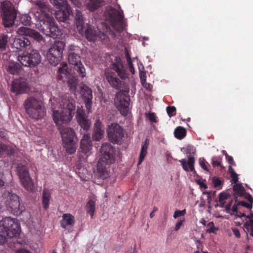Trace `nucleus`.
I'll use <instances>...</instances> for the list:
<instances>
[{"mask_svg": "<svg viewBox=\"0 0 253 253\" xmlns=\"http://www.w3.org/2000/svg\"><path fill=\"white\" fill-rule=\"evenodd\" d=\"M107 132L108 138L112 143L121 144L124 142L125 133L123 127H108Z\"/></svg>", "mask_w": 253, "mask_h": 253, "instance_id": "nucleus-13", "label": "nucleus"}, {"mask_svg": "<svg viewBox=\"0 0 253 253\" xmlns=\"http://www.w3.org/2000/svg\"><path fill=\"white\" fill-rule=\"evenodd\" d=\"M76 119L80 126H90V121L83 110L78 109L77 110Z\"/></svg>", "mask_w": 253, "mask_h": 253, "instance_id": "nucleus-24", "label": "nucleus"}, {"mask_svg": "<svg viewBox=\"0 0 253 253\" xmlns=\"http://www.w3.org/2000/svg\"><path fill=\"white\" fill-rule=\"evenodd\" d=\"M60 8L61 9L55 12V17L59 21L66 22L72 13L71 8L66 0L63 1Z\"/></svg>", "mask_w": 253, "mask_h": 253, "instance_id": "nucleus-15", "label": "nucleus"}, {"mask_svg": "<svg viewBox=\"0 0 253 253\" xmlns=\"http://www.w3.org/2000/svg\"><path fill=\"white\" fill-rule=\"evenodd\" d=\"M17 59L22 65L32 68L40 63L41 56L37 50L33 49L30 52L24 51L22 53L18 55Z\"/></svg>", "mask_w": 253, "mask_h": 253, "instance_id": "nucleus-7", "label": "nucleus"}, {"mask_svg": "<svg viewBox=\"0 0 253 253\" xmlns=\"http://www.w3.org/2000/svg\"><path fill=\"white\" fill-rule=\"evenodd\" d=\"M245 198L250 202V203L252 204L253 203V198L252 197V195L250 194H246Z\"/></svg>", "mask_w": 253, "mask_h": 253, "instance_id": "nucleus-62", "label": "nucleus"}, {"mask_svg": "<svg viewBox=\"0 0 253 253\" xmlns=\"http://www.w3.org/2000/svg\"><path fill=\"white\" fill-rule=\"evenodd\" d=\"M112 69L117 73L120 78L126 79L127 78V75L120 57H116L114 62L112 63Z\"/></svg>", "mask_w": 253, "mask_h": 253, "instance_id": "nucleus-19", "label": "nucleus"}, {"mask_svg": "<svg viewBox=\"0 0 253 253\" xmlns=\"http://www.w3.org/2000/svg\"><path fill=\"white\" fill-rule=\"evenodd\" d=\"M25 107L29 116L35 119L42 118L45 114L42 102L35 97L28 98L25 102Z\"/></svg>", "mask_w": 253, "mask_h": 253, "instance_id": "nucleus-6", "label": "nucleus"}, {"mask_svg": "<svg viewBox=\"0 0 253 253\" xmlns=\"http://www.w3.org/2000/svg\"><path fill=\"white\" fill-rule=\"evenodd\" d=\"M63 148L69 154H73L76 151L78 138L75 130L72 127H58Z\"/></svg>", "mask_w": 253, "mask_h": 253, "instance_id": "nucleus-4", "label": "nucleus"}, {"mask_svg": "<svg viewBox=\"0 0 253 253\" xmlns=\"http://www.w3.org/2000/svg\"><path fill=\"white\" fill-rule=\"evenodd\" d=\"M140 80L141 84L144 87L146 88L147 89L151 90L152 86L150 84L146 83V76L145 75H142L140 74Z\"/></svg>", "mask_w": 253, "mask_h": 253, "instance_id": "nucleus-41", "label": "nucleus"}, {"mask_svg": "<svg viewBox=\"0 0 253 253\" xmlns=\"http://www.w3.org/2000/svg\"><path fill=\"white\" fill-rule=\"evenodd\" d=\"M50 2L55 6L56 8H59L61 6V4L63 3V1L64 0H49Z\"/></svg>", "mask_w": 253, "mask_h": 253, "instance_id": "nucleus-51", "label": "nucleus"}, {"mask_svg": "<svg viewBox=\"0 0 253 253\" xmlns=\"http://www.w3.org/2000/svg\"><path fill=\"white\" fill-rule=\"evenodd\" d=\"M146 119L151 123H157V117L154 113H148L145 114Z\"/></svg>", "mask_w": 253, "mask_h": 253, "instance_id": "nucleus-44", "label": "nucleus"}, {"mask_svg": "<svg viewBox=\"0 0 253 253\" xmlns=\"http://www.w3.org/2000/svg\"><path fill=\"white\" fill-rule=\"evenodd\" d=\"M129 95L127 93H119L116 95L115 103L118 110L123 116H126L129 111Z\"/></svg>", "mask_w": 253, "mask_h": 253, "instance_id": "nucleus-12", "label": "nucleus"}, {"mask_svg": "<svg viewBox=\"0 0 253 253\" xmlns=\"http://www.w3.org/2000/svg\"><path fill=\"white\" fill-rule=\"evenodd\" d=\"M84 99L85 107L86 108L87 110L89 112V111H90V110L91 108L92 99H90V98H87V99Z\"/></svg>", "mask_w": 253, "mask_h": 253, "instance_id": "nucleus-50", "label": "nucleus"}, {"mask_svg": "<svg viewBox=\"0 0 253 253\" xmlns=\"http://www.w3.org/2000/svg\"><path fill=\"white\" fill-rule=\"evenodd\" d=\"M232 180L235 184H237L238 181V174L236 173H233L231 175Z\"/></svg>", "mask_w": 253, "mask_h": 253, "instance_id": "nucleus-59", "label": "nucleus"}, {"mask_svg": "<svg viewBox=\"0 0 253 253\" xmlns=\"http://www.w3.org/2000/svg\"><path fill=\"white\" fill-rule=\"evenodd\" d=\"M232 231H233V232L234 235L237 238H239L240 237V233L239 230L237 228H234L232 229Z\"/></svg>", "mask_w": 253, "mask_h": 253, "instance_id": "nucleus-61", "label": "nucleus"}, {"mask_svg": "<svg viewBox=\"0 0 253 253\" xmlns=\"http://www.w3.org/2000/svg\"><path fill=\"white\" fill-rule=\"evenodd\" d=\"M75 217L70 213H65L62 215V219L60 221V225L63 228H66L67 226H73L75 224Z\"/></svg>", "mask_w": 253, "mask_h": 253, "instance_id": "nucleus-26", "label": "nucleus"}, {"mask_svg": "<svg viewBox=\"0 0 253 253\" xmlns=\"http://www.w3.org/2000/svg\"><path fill=\"white\" fill-rule=\"evenodd\" d=\"M104 0H88L86 2L87 8L90 11H94L105 4Z\"/></svg>", "mask_w": 253, "mask_h": 253, "instance_id": "nucleus-27", "label": "nucleus"}, {"mask_svg": "<svg viewBox=\"0 0 253 253\" xmlns=\"http://www.w3.org/2000/svg\"><path fill=\"white\" fill-rule=\"evenodd\" d=\"M28 36L38 42L43 40L42 36L37 31L28 27H21L17 31V52L30 49L31 42Z\"/></svg>", "mask_w": 253, "mask_h": 253, "instance_id": "nucleus-3", "label": "nucleus"}, {"mask_svg": "<svg viewBox=\"0 0 253 253\" xmlns=\"http://www.w3.org/2000/svg\"><path fill=\"white\" fill-rule=\"evenodd\" d=\"M86 39L89 42H95L100 38L101 32L90 25H86L84 32Z\"/></svg>", "mask_w": 253, "mask_h": 253, "instance_id": "nucleus-21", "label": "nucleus"}, {"mask_svg": "<svg viewBox=\"0 0 253 253\" xmlns=\"http://www.w3.org/2000/svg\"><path fill=\"white\" fill-rule=\"evenodd\" d=\"M7 36L2 35L0 36V49L3 50L5 48L7 44Z\"/></svg>", "mask_w": 253, "mask_h": 253, "instance_id": "nucleus-45", "label": "nucleus"}, {"mask_svg": "<svg viewBox=\"0 0 253 253\" xmlns=\"http://www.w3.org/2000/svg\"><path fill=\"white\" fill-rule=\"evenodd\" d=\"M80 93L84 99H92V90L86 85L83 84L80 86Z\"/></svg>", "mask_w": 253, "mask_h": 253, "instance_id": "nucleus-29", "label": "nucleus"}, {"mask_svg": "<svg viewBox=\"0 0 253 253\" xmlns=\"http://www.w3.org/2000/svg\"><path fill=\"white\" fill-rule=\"evenodd\" d=\"M210 224L211 225V227L209 228L207 230V232L209 233H215L216 231L218 230V228L215 227L213 222H210Z\"/></svg>", "mask_w": 253, "mask_h": 253, "instance_id": "nucleus-52", "label": "nucleus"}, {"mask_svg": "<svg viewBox=\"0 0 253 253\" xmlns=\"http://www.w3.org/2000/svg\"><path fill=\"white\" fill-rule=\"evenodd\" d=\"M148 145L142 144L137 165H140L143 161L144 158L147 154V150L148 149Z\"/></svg>", "mask_w": 253, "mask_h": 253, "instance_id": "nucleus-38", "label": "nucleus"}, {"mask_svg": "<svg viewBox=\"0 0 253 253\" xmlns=\"http://www.w3.org/2000/svg\"><path fill=\"white\" fill-rule=\"evenodd\" d=\"M212 182L215 188L219 189H221L222 188V185H223V181L219 178L216 176L213 177Z\"/></svg>", "mask_w": 253, "mask_h": 253, "instance_id": "nucleus-40", "label": "nucleus"}, {"mask_svg": "<svg viewBox=\"0 0 253 253\" xmlns=\"http://www.w3.org/2000/svg\"><path fill=\"white\" fill-rule=\"evenodd\" d=\"M27 84L25 81L18 82L17 80V94L25 92L27 90Z\"/></svg>", "mask_w": 253, "mask_h": 253, "instance_id": "nucleus-37", "label": "nucleus"}, {"mask_svg": "<svg viewBox=\"0 0 253 253\" xmlns=\"http://www.w3.org/2000/svg\"><path fill=\"white\" fill-rule=\"evenodd\" d=\"M76 108L75 101L69 93L61 96L59 110L53 111V119L57 125L67 124L72 120L75 114Z\"/></svg>", "mask_w": 253, "mask_h": 253, "instance_id": "nucleus-2", "label": "nucleus"}, {"mask_svg": "<svg viewBox=\"0 0 253 253\" xmlns=\"http://www.w3.org/2000/svg\"><path fill=\"white\" fill-rule=\"evenodd\" d=\"M16 236L15 218L5 217L0 221V245L3 244L6 239Z\"/></svg>", "mask_w": 253, "mask_h": 253, "instance_id": "nucleus-5", "label": "nucleus"}, {"mask_svg": "<svg viewBox=\"0 0 253 253\" xmlns=\"http://www.w3.org/2000/svg\"><path fill=\"white\" fill-rule=\"evenodd\" d=\"M233 190L235 193V196H243L245 190L244 187L241 184H235L233 187Z\"/></svg>", "mask_w": 253, "mask_h": 253, "instance_id": "nucleus-36", "label": "nucleus"}, {"mask_svg": "<svg viewBox=\"0 0 253 253\" xmlns=\"http://www.w3.org/2000/svg\"><path fill=\"white\" fill-rule=\"evenodd\" d=\"M109 17L112 27L116 30H119L116 27L117 25L122 26L124 18L123 11L121 10H117L113 9L109 13Z\"/></svg>", "mask_w": 253, "mask_h": 253, "instance_id": "nucleus-16", "label": "nucleus"}, {"mask_svg": "<svg viewBox=\"0 0 253 253\" xmlns=\"http://www.w3.org/2000/svg\"><path fill=\"white\" fill-rule=\"evenodd\" d=\"M38 6L37 18L36 24L37 28L46 36L53 39L60 38L61 37V31L56 24L54 18L48 13L49 8L45 2L39 1L36 3Z\"/></svg>", "mask_w": 253, "mask_h": 253, "instance_id": "nucleus-1", "label": "nucleus"}, {"mask_svg": "<svg viewBox=\"0 0 253 253\" xmlns=\"http://www.w3.org/2000/svg\"><path fill=\"white\" fill-rule=\"evenodd\" d=\"M92 147V142L90 140V135L88 134H84L81 140L80 152L87 157L90 155V151Z\"/></svg>", "mask_w": 253, "mask_h": 253, "instance_id": "nucleus-20", "label": "nucleus"}, {"mask_svg": "<svg viewBox=\"0 0 253 253\" xmlns=\"http://www.w3.org/2000/svg\"><path fill=\"white\" fill-rule=\"evenodd\" d=\"M127 63H128V65L129 67L130 72L131 73H132V74H133L134 73V67L133 66V64L132 63V61H130V63L127 62Z\"/></svg>", "mask_w": 253, "mask_h": 253, "instance_id": "nucleus-64", "label": "nucleus"}, {"mask_svg": "<svg viewBox=\"0 0 253 253\" xmlns=\"http://www.w3.org/2000/svg\"><path fill=\"white\" fill-rule=\"evenodd\" d=\"M51 195L48 190L44 189L42 192V204L43 208L46 210L49 207V203Z\"/></svg>", "mask_w": 253, "mask_h": 253, "instance_id": "nucleus-30", "label": "nucleus"}, {"mask_svg": "<svg viewBox=\"0 0 253 253\" xmlns=\"http://www.w3.org/2000/svg\"><path fill=\"white\" fill-rule=\"evenodd\" d=\"M184 221V219H183L182 220L178 221L176 222L175 226V228H174L175 231H178L180 229L181 226L182 225L183 222Z\"/></svg>", "mask_w": 253, "mask_h": 253, "instance_id": "nucleus-57", "label": "nucleus"}, {"mask_svg": "<svg viewBox=\"0 0 253 253\" xmlns=\"http://www.w3.org/2000/svg\"><path fill=\"white\" fill-rule=\"evenodd\" d=\"M16 232H17V244H25L26 243V240H23L22 241H20L19 240V237L18 236H19L20 235V233L21 232V227H20V225L19 223H18V222L17 221V230H16Z\"/></svg>", "mask_w": 253, "mask_h": 253, "instance_id": "nucleus-46", "label": "nucleus"}, {"mask_svg": "<svg viewBox=\"0 0 253 253\" xmlns=\"http://www.w3.org/2000/svg\"><path fill=\"white\" fill-rule=\"evenodd\" d=\"M173 134L176 138L181 140L186 136L187 131L184 127H175Z\"/></svg>", "mask_w": 253, "mask_h": 253, "instance_id": "nucleus-32", "label": "nucleus"}, {"mask_svg": "<svg viewBox=\"0 0 253 253\" xmlns=\"http://www.w3.org/2000/svg\"><path fill=\"white\" fill-rule=\"evenodd\" d=\"M17 171H18V175L23 187L28 192H33L35 185L27 169L24 167L19 169L17 167Z\"/></svg>", "mask_w": 253, "mask_h": 253, "instance_id": "nucleus-11", "label": "nucleus"}, {"mask_svg": "<svg viewBox=\"0 0 253 253\" xmlns=\"http://www.w3.org/2000/svg\"><path fill=\"white\" fill-rule=\"evenodd\" d=\"M108 163L105 162V161H101L100 160L98 161L97 164V172L98 176L100 178L104 179L108 177L109 176V170L108 167H107V165H109Z\"/></svg>", "mask_w": 253, "mask_h": 253, "instance_id": "nucleus-22", "label": "nucleus"}, {"mask_svg": "<svg viewBox=\"0 0 253 253\" xmlns=\"http://www.w3.org/2000/svg\"><path fill=\"white\" fill-rule=\"evenodd\" d=\"M86 212L89 213L92 218L94 215L95 209V203L92 200H89L86 204Z\"/></svg>", "mask_w": 253, "mask_h": 253, "instance_id": "nucleus-33", "label": "nucleus"}, {"mask_svg": "<svg viewBox=\"0 0 253 253\" xmlns=\"http://www.w3.org/2000/svg\"><path fill=\"white\" fill-rule=\"evenodd\" d=\"M226 159L229 164L233 166H235V163L234 161L233 158L232 156H229L227 154H226Z\"/></svg>", "mask_w": 253, "mask_h": 253, "instance_id": "nucleus-56", "label": "nucleus"}, {"mask_svg": "<svg viewBox=\"0 0 253 253\" xmlns=\"http://www.w3.org/2000/svg\"><path fill=\"white\" fill-rule=\"evenodd\" d=\"M7 72L10 75L6 78L7 83L10 84V90L12 93H16V83L15 82L14 74L16 72V63L10 62L7 68Z\"/></svg>", "mask_w": 253, "mask_h": 253, "instance_id": "nucleus-18", "label": "nucleus"}, {"mask_svg": "<svg viewBox=\"0 0 253 253\" xmlns=\"http://www.w3.org/2000/svg\"><path fill=\"white\" fill-rule=\"evenodd\" d=\"M17 253H31L29 250L25 249L17 250Z\"/></svg>", "mask_w": 253, "mask_h": 253, "instance_id": "nucleus-63", "label": "nucleus"}, {"mask_svg": "<svg viewBox=\"0 0 253 253\" xmlns=\"http://www.w3.org/2000/svg\"><path fill=\"white\" fill-rule=\"evenodd\" d=\"M65 43L62 41L55 42L48 50L47 57L49 63L56 66L61 60Z\"/></svg>", "mask_w": 253, "mask_h": 253, "instance_id": "nucleus-8", "label": "nucleus"}, {"mask_svg": "<svg viewBox=\"0 0 253 253\" xmlns=\"http://www.w3.org/2000/svg\"><path fill=\"white\" fill-rule=\"evenodd\" d=\"M206 193L208 195L207 197H208V203H210L211 201V195L214 196L216 194V191H214L211 192H206Z\"/></svg>", "mask_w": 253, "mask_h": 253, "instance_id": "nucleus-58", "label": "nucleus"}, {"mask_svg": "<svg viewBox=\"0 0 253 253\" xmlns=\"http://www.w3.org/2000/svg\"><path fill=\"white\" fill-rule=\"evenodd\" d=\"M104 133V131L101 129V127H94L92 139L96 141H99L103 138Z\"/></svg>", "mask_w": 253, "mask_h": 253, "instance_id": "nucleus-34", "label": "nucleus"}, {"mask_svg": "<svg viewBox=\"0 0 253 253\" xmlns=\"http://www.w3.org/2000/svg\"><path fill=\"white\" fill-rule=\"evenodd\" d=\"M239 205H241L244 207H246L248 209H251L253 208V204L252 203H248L245 201H240L238 204Z\"/></svg>", "mask_w": 253, "mask_h": 253, "instance_id": "nucleus-54", "label": "nucleus"}, {"mask_svg": "<svg viewBox=\"0 0 253 253\" xmlns=\"http://www.w3.org/2000/svg\"><path fill=\"white\" fill-rule=\"evenodd\" d=\"M69 63L74 66L75 70L82 78L85 76V69L81 63V57L74 52H70L68 55Z\"/></svg>", "mask_w": 253, "mask_h": 253, "instance_id": "nucleus-14", "label": "nucleus"}, {"mask_svg": "<svg viewBox=\"0 0 253 253\" xmlns=\"http://www.w3.org/2000/svg\"><path fill=\"white\" fill-rule=\"evenodd\" d=\"M67 80L68 84L70 90L74 93H75L77 84H78L77 78L75 77L71 76Z\"/></svg>", "mask_w": 253, "mask_h": 253, "instance_id": "nucleus-31", "label": "nucleus"}, {"mask_svg": "<svg viewBox=\"0 0 253 253\" xmlns=\"http://www.w3.org/2000/svg\"><path fill=\"white\" fill-rule=\"evenodd\" d=\"M5 151L6 152V154L9 156L13 155L14 154V150L9 146H6V149Z\"/></svg>", "mask_w": 253, "mask_h": 253, "instance_id": "nucleus-55", "label": "nucleus"}, {"mask_svg": "<svg viewBox=\"0 0 253 253\" xmlns=\"http://www.w3.org/2000/svg\"><path fill=\"white\" fill-rule=\"evenodd\" d=\"M75 22L79 32L81 34L83 33L84 29L86 28L85 27L84 18L82 13L78 10L76 11Z\"/></svg>", "mask_w": 253, "mask_h": 253, "instance_id": "nucleus-23", "label": "nucleus"}, {"mask_svg": "<svg viewBox=\"0 0 253 253\" xmlns=\"http://www.w3.org/2000/svg\"><path fill=\"white\" fill-rule=\"evenodd\" d=\"M19 19L20 22L24 25H30L31 23V17L28 14L21 15Z\"/></svg>", "mask_w": 253, "mask_h": 253, "instance_id": "nucleus-39", "label": "nucleus"}, {"mask_svg": "<svg viewBox=\"0 0 253 253\" xmlns=\"http://www.w3.org/2000/svg\"><path fill=\"white\" fill-rule=\"evenodd\" d=\"M179 161L185 171H193L194 170L195 158L193 156H189L187 162L185 159H181Z\"/></svg>", "mask_w": 253, "mask_h": 253, "instance_id": "nucleus-25", "label": "nucleus"}, {"mask_svg": "<svg viewBox=\"0 0 253 253\" xmlns=\"http://www.w3.org/2000/svg\"><path fill=\"white\" fill-rule=\"evenodd\" d=\"M105 76L110 85L116 89L121 87V82L117 78L116 73L111 69H106L105 71Z\"/></svg>", "mask_w": 253, "mask_h": 253, "instance_id": "nucleus-17", "label": "nucleus"}, {"mask_svg": "<svg viewBox=\"0 0 253 253\" xmlns=\"http://www.w3.org/2000/svg\"><path fill=\"white\" fill-rule=\"evenodd\" d=\"M222 162V159L219 156H214L212 158L211 164L213 167H216L220 166Z\"/></svg>", "mask_w": 253, "mask_h": 253, "instance_id": "nucleus-42", "label": "nucleus"}, {"mask_svg": "<svg viewBox=\"0 0 253 253\" xmlns=\"http://www.w3.org/2000/svg\"><path fill=\"white\" fill-rule=\"evenodd\" d=\"M15 195H11L6 202V205L8 211L13 212L16 209V203L14 200Z\"/></svg>", "mask_w": 253, "mask_h": 253, "instance_id": "nucleus-35", "label": "nucleus"}, {"mask_svg": "<svg viewBox=\"0 0 253 253\" xmlns=\"http://www.w3.org/2000/svg\"><path fill=\"white\" fill-rule=\"evenodd\" d=\"M6 145L0 142V154L5 151Z\"/></svg>", "mask_w": 253, "mask_h": 253, "instance_id": "nucleus-60", "label": "nucleus"}, {"mask_svg": "<svg viewBox=\"0 0 253 253\" xmlns=\"http://www.w3.org/2000/svg\"><path fill=\"white\" fill-rule=\"evenodd\" d=\"M244 227L248 232L253 230V219H250L249 221L245 222Z\"/></svg>", "mask_w": 253, "mask_h": 253, "instance_id": "nucleus-48", "label": "nucleus"}, {"mask_svg": "<svg viewBox=\"0 0 253 253\" xmlns=\"http://www.w3.org/2000/svg\"><path fill=\"white\" fill-rule=\"evenodd\" d=\"M229 197V194L225 192H221L219 195V201L225 200Z\"/></svg>", "mask_w": 253, "mask_h": 253, "instance_id": "nucleus-53", "label": "nucleus"}, {"mask_svg": "<svg viewBox=\"0 0 253 253\" xmlns=\"http://www.w3.org/2000/svg\"><path fill=\"white\" fill-rule=\"evenodd\" d=\"M199 164L201 167L203 169L207 171H209V169H208L206 164H208V163L206 162V161L203 158H200L199 160Z\"/></svg>", "mask_w": 253, "mask_h": 253, "instance_id": "nucleus-47", "label": "nucleus"}, {"mask_svg": "<svg viewBox=\"0 0 253 253\" xmlns=\"http://www.w3.org/2000/svg\"><path fill=\"white\" fill-rule=\"evenodd\" d=\"M186 212L185 209H184L182 211L176 210L174 213L173 217L174 218H177L178 217L184 216L186 214Z\"/></svg>", "mask_w": 253, "mask_h": 253, "instance_id": "nucleus-49", "label": "nucleus"}, {"mask_svg": "<svg viewBox=\"0 0 253 253\" xmlns=\"http://www.w3.org/2000/svg\"><path fill=\"white\" fill-rule=\"evenodd\" d=\"M116 152L115 148L111 144L104 143L100 149L102 155L100 160L105 161L108 164H112L116 160Z\"/></svg>", "mask_w": 253, "mask_h": 253, "instance_id": "nucleus-10", "label": "nucleus"}, {"mask_svg": "<svg viewBox=\"0 0 253 253\" xmlns=\"http://www.w3.org/2000/svg\"><path fill=\"white\" fill-rule=\"evenodd\" d=\"M2 21L5 27H10L14 23L16 18V11L14 7L9 1H5L1 3Z\"/></svg>", "mask_w": 253, "mask_h": 253, "instance_id": "nucleus-9", "label": "nucleus"}, {"mask_svg": "<svg viewBox=\"0 0 253 253\" xmlns=\"http://www.w3.org/2000/svg\"><path fill=\"white\" fill-rule=\"evenodd\" d=\"M58 79L65 82L70 76V74L68 71V67L67 64H64L61 67L58 68Z\"/></svg>", "mask_w": 253, "mask_h": 253, "instance_id": "nucleus-28", "label": "nucleus"}, {"mask_svg": "<svg viewBox=\"0 0 253 253\" xmlns=\"http://www.w3.org/2000/svg\"><path fill=\"white\" fill-rule=\"evenodd\" d=\"M166 110L169 117L174 116L176 114V109L174 106H168L167 107Z\"/></svg>", "mask_w": 253, "mask_h": 253, "instance_id": "nucleus-43", "label": "nucleus"}]
</instances>
